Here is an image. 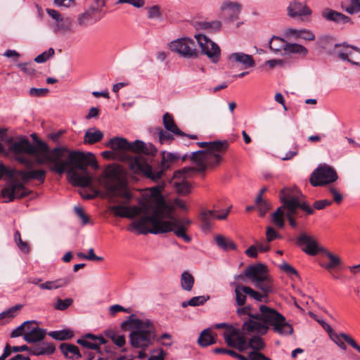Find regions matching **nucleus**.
<instances>
[{
    "label": "nucleus",
    "mask_w": 360,
    "mask_h": 360,
    "mask_svg": "<svg viewBox=\"0 0 360 360\" xmlns=\"http://www.w3.org/2000/svg\"><path fill=\"white\" fill-rule=\"evenodd\" d=\"M242 290L251 298L257 302H266L268 301V299L265 296H264L262 292L255 290L249 286L243 287Z\"/></svg>",
    "instance_id": "obj_47"
},
{
    "label": "nucleus",
    "mask_w": 360,
    "mask_h": 360,
    "mask_svg": "<svg viewBox=\"0 0 360 360\" xmlns=\"http://www.w3.org/2000/svg\"><path fill=\"white\" fill-rule=\"evenodd\" d=\"M72 303L73 299L72 298H66L65 300L58 298L54 307L58 310L64 311L67 309Z\"/></svg>",
    "instance_id": "obj_58"
},
{
    "label": "nucleus",
    "mask_w": 360,
    "mask_h": 360,
    "mask_svg": "<svg viewBox=\"0 0 360 360\" xmlns=\"http://www.w3.org/2000/svg\"><path fill=\"white\" fill-rule=\"evenodd\" d=\"M28 195V192L25 186L18 180H12L7 187L1 191V195L6 198V202H10L14 200L15 198H22Z\"/></svg>",
    "instance_id": "obj_14"
},
{
    "label": "nucleus",
    "mask_w": 360,
    "mask_h": 360,
    "mask_svg": "<svg viewBox=\"0 0 360 360\" xmlns=\"http://www.w3.org/2000/svg\"><path fill=\"white\" fill-rule=\"evenodd\" d=\"M102 18L103 15H93L84 11L77 15V21L79 26L84 27L95 24L101 20Z\"/></svg>",
    "instance_id": "obj_26"
},
{
    "label": "nucleus",
    "mask_w": 360,
    "mask_h": 360,
    "mask_svg": "<svg viewBox=\"0 0 360 360\" xmlns=\"http://www.w3.org/2000/svg\"><path fill=\"white\" fill-rule=\"evenodd\" d=\"M210 299L209 295H200L193 297L190 299L191 307H198L203 305L207 300Z\"/></svg>",
    "instance_id": "obj_60"
},
{
    "label": "nucleus",
    "mask_w": 360,
    "mask_h": 360,
    "mask_svg": "<svg viewBox=\"0 0 360 360\" xmlns=\"http://www.w3.org/2000/svg\"><path fill=\"white\" fill-rule=\"evenodd\" d=\"M105 335L110 338L113 342L120 347H122L125 344V338L123 335H117L112 330L106 331Z\"/></svg>",
    "instance_id": "obj_54"
},
{
    "label": "nucleus",
    "mask_w": 360,
    "mask_h": 360,
    "mask_svg": "<svg viewBox=\"0 0 360 360\" xmlns=\"http://www.w3.org/2000/svg\"><path fill=\"white\" fill-rule=\"evenodd\" d=\"M267 275L269 274L266 266L262 263L250 265L245 270V277L250 279L252 283L262 281V278Z\"/></svg>",
    "instance_id": "obj_16"
},
{
    "label": "nucleus",
    "mask_w": 360,
    "mask_h": 360,
    "mask_svg": "<svg viewBox=\"0 0 360 360\" xmlns=\"http://www.w3.org/2000/svg\"><path fill=\"white\" fill-rule=\"evenodd\" d=\"M175 186L178 193L181 195H186L190 192V186L186 181L176 182L175 183Z\"/></svg>",
    "instance_id": "obj_62"
},
{
    "label": "nucleus",
    "mask_w": 360,
    "mask_h": 360,
    "mask_svg": "<svg viewBox=\"0 0 360 360\" xmlns=\"http://www.w3.org/2000/svg\"><path fill=\"white\" fill-rule=\"evenodd\" d=\"M248 333H245L243 330L242 332L240 331L239 335L237 338V343L235 346L240 352H243L246 350L249 347V342H247L246 338L245 335Z\"/></svg>",
    "instance_id": "obj_53"
},
{
    "label": "nucleus",
    "mask_w": 360,
    "mask_h": 360,
    "mask_svg": "<svg viewBox=\"0 0 360 360\" xmlns=\"http://www.w3.org/2000/svg\"><path fill=\"white\" fill-rule=\"evenodd\" d=\"M29 323H39V322L35 320H29V321H24L20 326L17 327L15 329H14L11 332V338H14L20 337L22 335H25V328L26 325H27Z\"/></svg>",
    "instance_id": "obj_55"
},
{
    "label": "nucleus",
    "mask_w": 360,
    "mask_h": 360,
    "mask_svg": "<svg viewBox=\"0 0 360 360\" xmlns=\"http://www.w3.org/2000/svg\"><path fill=\"white\" fill-rule=\"evenodd\" d=\"M48 335L53 339L59 341L68 340L72 339L74 336L73 332L70 329L51 331L48 333Z\"/></svg>",
    "instance_id": "obj_42"
},
{
    "label": "nucleus",
    "mask_w": 360,
    "mask_h": 360,
    "mask_svg": "<svg viewBox=\"0 0 360 360\" xmlns=\"http://www.w3.org/2000/svg\"><path fill=\"white\" fill-rule=\"evenodd\" d=\"M129 207L114 205L111 207V211L116 217L128 218Z\"/></svg>",
    "instance_id": "obj_56"
},
{
    "label": "nucleus",
    "mask_w": 360,
    "mask_h": 360,
    "mask_svg": "<svg viewBox=\"0 0 360 360\" xmlns=\"http://www.w3.org/2000/svg\"><path fill=\"white\" fill-rule=\"evenodd\" d=\"M289 240H295V244L300 247L303 252L309 255L314 256L317 255L319 252L326 254L330 259V263L323 265V266L328 270L333 269L340 264L341 261L338 256L330 252L326 249L319 247L314 238L308 235L305 232L301 233L295 239L291 238H289Z\"/></svg>",
    "instance_id": "obj_6"
},
{
    "label": "nucleus",
    "mask_w": 360,
    "mask_h": 360,
    "mask_svg": "<svg viewBox=\"0 0 360 360\" xmlns=\"http://www.w3.org/2000/svg\"><path fill=\"white\" fill-rule=\"evenodd\" d=\"M16 173L25 182L29 181L31 179H36L41 184L44 182L46 174V171L44 169H34L30 171L18 170Z\"/></svg>",
    "instance_id": "obj_24"
},
{
    "label": "nucleus",
    "mask_w": 360,
    "mask_h": 360,
    "mask_svg": "<svg viewBox=\"0 0 360 360\" xmlns=\"http://www.w3.org/2000/svg\"><path fill=\"white\" fill-rule=\"evenodd\" d=\"M299 209L304 212L307 215H311L314 213L313 207L307 201L300 200L287 202L284 208V210H286L285 214H291V217L296 219L301 218L302 215L300 214Z\"/></svg>",
    "instance_id": "obj_15"
},
{
    "label": "nucleus",
    "mask_w": 360,
    "mask_h": 360,
    "mask_svg": "<svg viewBox=\"0 0 360 360\" xmlns=\"http://www.w3.org/2000/svg\"><path fill=\"white\" fill-rule=\"evenodd\" d=\"M156 336L155 325L149 319H146V324L143 328L130 333L129 342L132 347L145 350L154 343Z\"/></svg>",
    "instance_id": "obj_8"
},
{
    "label": "nucleus",
    "mask_w": 360,
    "mask_h": 360,
    "mask_svg": "<svg viewBox=\"0 0 360 360\" xmlns=\"http://www.w3.org/2000/svg\"><path fill=\"white\" fill-rule=\"evenodd\" d=\"M308 53V50L304 46L296 43H288L286 41L284 51L281 56H284L290 54H300L305 57Z\"/></svg>",
    "instance_id": "obj_34"
},
{
    "label": "nucleus",
    "mask_w": 360,
    "mask_h": 360,
    "mask_svg": "<svg viewBox=\"0 0 360 360\" xmlns=\"http://www.w3.org/2000/svg\"><path fill=\"white\" fill-rule=\"evenodd\" d=\"M280 269L286 273L288 276H299L298 271L287 262H283L280 265Z\"/></svg>",
    "instance_id": "obj_63"
},
{
    "label": "nucleus",
    "mask_w": 360,
    "mask_h": 360,
    "mask_svg": "<svg viewBox=\"0 0 360 360\" xmlns=\"http://www.w3.org/2000/svg\"><path fill=\"white\" fill-rule=\"evenodd\" d=\"M34 152L30 153L36 157L39 165L47 163L49 169L60 175L66 172L68 180L73 186L87 187L92 179L88 172V166L98 169L99 165L95 155L91 153L70 150L66 147H56L49 153L50 148L46 142L36 141Z\"/></svg>",
    "instance_id": "obj_1"
},
{
    "label": "nucleus",
    "mask_w": 360,
    "mask_h": 360,
    "mask_svg": "<svg viewBox=\"0 0 360 360\" xmlns=\"http://www.w3.org/2000/svg\"><path fill=\"white\" fill-rule=\"evenodd\" d=\"M107 177L115 180V182L106 184V188L111 194L118 195L127 200H130L132 198L131 193L120 181L115 169L108 168Z\"/></svg>",
    "instance_id": "obj_13"
},
{
    "label": "nucleus",
    "mask_w": 360,
    "mask_h": 360,
    "mask_svg": "<svg viewBox=\"0 0 360 360\" xmlns=\"http://www.w3.org/2000/svg\"><path fill=\"white\" fill-rule=\"evenodd\" d=\"M228 59L233 63H239L245 69L252 68L255 65V62L252 56L243 52H236L230 54Z\"/></svg>",
    "instance_id": "obj_23"
},
{
    "label": "nucleus",
    "mask_w": 360,
    "mask_h": 360,
    "mask_svg": "<svg viewBox=\"0 0 360 360\" xmlns=\"http://www.w3.org/2000/svg\"><path fill=\"white\" fill-rule=\"evenodd\" d=\"M14 240L18 248L24 253H28L30 250L28 243L23 241L21 238L20 233L16 230L14 233Z\"/></svg>",
    "instance_id": "obj_51"
},
{
    "label": "nucleus",
    "mask_w": 360,
    "mask_h": 360,
    "mask_svg": "<svg viewBox=\"0 0 360 360\" xmlns=\"http://www.w3.org/2000/svg\"><path fill=\"white\" fill-rule=\"evenodd\" d=\"M214 217V210H203L200 213L199 219L202 224V229L205 231L210 230L212 227L211 220Z\"/></svg>",
    "instance_id": "obj_40"
},
{
    "label": "nucleus",
    "mask_w": 360,
    "mask_h": 360,
    "mask_svg": "<svg viewBox=\"0 0 360 360\" xmlns=\"http://www.w3.org/2000/svg\"><path fill=\"white\" fill-rule=\"evenodd\" d=\"M194 284L193 276L188 271H184L181 276V288L186 291H191Z\"/></svg>",
    "instance_id": "obj_45"
},
{
    "label": "nucleus",
    "mask_w": 360,
    "mask_h": 360,
    "mask_svg": "<svg viewBox=\"0 0 360 360\" xmlns=\"http://www.w3.org/2000/svg\"><path fill=\"white\" fill-rule=\"evenodd\" d=\"M103 138V133L96 127L88 129L84 137V143L94 144L99 142Z\"/></svg>",
    "instance_id": "obj_37"
},
{
    "label": "nucleus",
    "mask_w": 360,
    "mask_h": 360,
    "mask_svg": "<svg viewBox=\"0 0 360 360\" xmlns=\"http://www.w3.org/2000/svg\"><path fill=\"white\" fill-rule=\"evenodd\" d=\"M77 343H78L79 345H82L85 348L96 351V354L101 353V348L99 347V345H98L97 342H92L84 338L82 339H78L77 340Z\"/></svg>",
    "instance_id": "obj_52"
},
{
    "label": "nucleus",
    "mask_w": 360,
    "mask_h": 360,
    "mask_svg": "<svg viewBox=\"0 0 360 360\" xmlns=\"http://www.w3.org/2000/svg\"><path fill=\"white\" fill-rule=\"evenodd\" d=\"M105 146L111 148L113 150H129L136 153V155L131 158V162L133 161L135 157L141 156V154L153 156L155 155L158 151L155 146L150 143H146L141 140L129 142L127 139L118 136L110 139L108 142L105 143ZM131 164V162H130V165Z\"/></svg>",
    "instance_id": "obj_7"
},
{
    "label": "nucleus",
    "mask_w": 360,
    "mask_h": 360,
    "mask_svg": "<svg viewBox=\"0 0 360 360\" xmlns=\"http://www.w3.org/2000/svg\"><path fill=\"white\" fill-rule=\"evenodd\" d=\"M287 14L292 18H301L304 16L310 15L311 10L306 4H303L297 1H291L287 7Z\"/></svg>",
    "instance_id": "obj_17"
},
{
    "label": "nucleus",
    "mask_w": 360,
    "mask_h": 360,
    "mask_svg": "<svg viewBox=\"0 0 360 360\" xmlns=\"http://www.w3.org/2000/svg\"><path fill=\"white\" fill-rule=\"evenodd\" d=\"M255 287L259 289L261 292L269 299V295L273 292V280L267 275L266 277L262 278L260 281H256L253 283Z\"/></svg>",
    "instance_id": "obj_33"
},
{
    "label": "nucleus",
    "mask_w": 360,
    "mask_h": 360,
    "mask_svg": "<svg viewBox=\"0 0 360 360\" xmlns=\"http://www.w3.org/2000/svg\"><path fill=\"white\" fill-rule=\"evenodd\" d=\"M231 285L235 287L234 292L237 304L238 306H243L245 304L248 295L243 291L242 288L245 286L236 282L231 283Z\"/></svg>",
    "instance_id": "obj_43"
},
{
    "label": "nucleus",
    "mask_w": 360,
    "mask_h": 360,
    "mask_svg": "<svg viewBox=\"0 0 360 360\" xmlns=\"http://www.w3.org/2000/svg\"><path fill=\"white\" fill-rule=\"evenodd\" d=\"M342 7L349 14L358 13L360 12V0H351L350 4Z\"/></svg>",
    "instance_id": "obj_57"
},
{
    "label": "nucleus",
    "mask_w": 360,
    "mask_h": 360,
    "mask_svg": "<svg viewBox=\"0 0 360 360\" xmlns=\"http://www.w3.org/2000/svg\"><path fill=\"white\" fill-rule=\"evenodd\" d=\"M181 158V155L178 153L163 152L160 166L154 169L146 158L142 156H136L131 162V169L136 172L144 174L153 181H158L162 178L165 172L170 167L171 165L180 160Z\"/></svg>",
    "instance_id": "obj_4"
},
{
    "label": "nucleus",
    "mask_w": 360,
    "mask_h": 360,
    "mask_svg": "<svg viewBox=\"0 0 360 360\" xmlns=\"http://www.w3.org/2000/svg\"><path fill=\"white\" fill-rule=\"evenodd\" d=\"M196 144L201 148L207 147V149L205 150L206 151H226L229 146L227 141H214L212 142L201 141L197 142Z\"/></svg>",
    "instance_id": "obj_36"
},
{
    "label": "nucleus",
    "mask_w": 360,
    "mask_h": 360,
    "mask_svg": "<svg viewBox=\"0 0 360 360\" xmlns=\"http://www.w3.org/2000/svg\"><path fill=\"white\" fill-rule=\"evenodd\" d=\"M169 49L186 58H196L199 56L195 41L188 37L172 41L169 44Z\"/></svg>",
    "instance_id": "obj_10"
},
{
    "label": "nucleus",
    "mask_w": 360,
    "mask_h": 360,
    "mask_svg": "<svg viewBox=\"0 0 360 360\" xmlns=\"http://www.w3.org/2000/svg\"><path fill=\"white\" fill-rule=\"evenodd\" d=\"M159 141L161 143H170L173 139V135L168 131H165L161 128L158 129Z\"/></svg>",
    "instance_id": "obj_61"
},
{
    "label": "nucleus",
    "mask_w": 360,
    "mask_h": 360,
    "mask_svg": "<svg viewBox=\"0 0 360 360\" xmlns=\"http://www.w3.org/2000/svg\"><path fill=\"white\" fill-rule=\"evenodd\" d=\"M195 38L201 48L202 53L206 55L213 63H217L221 54L219 46L205 34H195Z\"/></svg>",
    "instance_id": "obj_12"
},
{
    "label": "nucleus",
    "mask_w": 360,
    "mask_h": 360,
    "mask_svg": "<svg viewBox=\"0 0 360 360\" xmlns=\"http://www.w3.org/2000/svg\"><path fill=\"white\" fill-rule=\"evenodd\" d=\"M10 150L17 155L22 154L33 153L34 150V145L32 144L27 138H21L20 140L15 141L10 146Z\"/></svg>",
    "instance_id": "obj_20"
},
{
    "label": "nucleus",
    "mask_w": 360,
    "mask_h": 360,
    "mask_svg": "<svg viewBox=\"0 0 360 360\" xmlns=\"http://www.w3.org/2000/svg\"><path fill=\"white\" fill-rule=\"evenodd\" d=\"M163 124L165 129L172 134L176 135L180 137H188L191 139H198V136L195 134H187L179 129L176 124L172 116L169 113L166 112L163 115Z\"/></svg>",
    "instance_id": "obj_18"
},
{
    "label": "nucleus",
    "mask_w": 360,
    "mask_h": 360,
    "mask_svg": "<svg viewBox=\"0 0 360 360\" xmlns=\"http://www.w3.org/2000/svg\"><path fill=\"white\" fill-rule=\"evenodd\" d=\"M221 9L226 12L224 13L225 22H233L239 18L240 5L238 3L226 1L221 6Z\"/></svg>",
    "instance_id": "obj_19"
},
{
    "label": "nucleus",
    "mask_w": 360,
    "mask_h": 360,
    "mask_svg": "<svg viewBox=\"0 0 360 360\" xmlns=\"http://www.w3.org/2000/svg\"><path fill=\"white\" fill-rule=\"evenodd\" d=\"M22 307V304H18L0 313V326L5 325L15 318L17 316L18 312L20 311Z\"/></svg>",
    "instance_id": "obj_35"
},
{
    "label": "nucleus",
    "mask_w": 360,
    "mask_h": 360,
    "mask_svg": "<svg viewBox=\"0 0 360 360\" xmlns=\"http://www.w3.org/2000/svg\"><path fill=\"white\" fill-rule=\"evenodd\" d=\"M286 41L280 37L273 36L269 41V47L271 51L278 54L283 53Z\"/></svg>",
    "instance_id": "obj_38"
},
{
    "label": "nucleus",
    "mask_w": 360,
    "mask_h": 360,
    "mask_svg": "<svg viewBox=\"0 0 360 360\" xmlns=\"http://www.w3.org/2000/svg\"><path fill=\"white\" fill-rule=\"evenodd\" d=\"M215 242L217 246L224 251L237 249L236 243L232 240L226 238L222 235H217L215 237Z\"/></svg>",
    "instance_id": "obj_41"
},
{
    "label": "nucleus",
    "mask_w": 360,
    "mask_h": 360,
    "mask_svg": "<svg viewBox=\"0 0 360 360\" xmlns=\"http://www.w3.org/2000/svg\"><path fill=\"white\" fill-rule=\"evenodd\" d=\"M251 320H246L241 330L246 333H255L259 335H266L269 329L282 336L292 335L293 328L285 317L274 308L265 304L259 306V312L251 316Z\"/></svg>",
    "instance_id": "obj_3"
},
{
    "label": "nucleus",
    "mask_w": 360,
    "mask_h": 360,
    "mask_svg": "<svg viewBox=\"0 0 360 360\" xmlns=\"http://www.w3.org/2000/svg\"><path fill=\"white\" fill-rule=\"evenodd\" d=\"M49 89L46 88L32 87L29 90V94L34 97H42L47 94Z\"/></svg>",
    "instance_id": "obj_64"
},
{
    "label": "nucleus",
    "mask_w": 360,
    "mask_h": 360,
    "mask_svg": "<svg viewBox=\"0 0 360 360\" xmlns=\"http://www.w3.org/2000/svg\"><path fill=\"white\" fill-rule=\"evenodd\" d=\"M280 200L283 205L278 207L277 210L272 214L271 221L276 225L278 228L282 229L284 226V208L287 202L291 200H300L298 196L295 195L292 191L289 188H284L281 190L279 193Z\"/></svg>",
    "instance_id": "obj_11"
},
{
    "label": "nucleus",
    "mask_w": 360,
    "mask_h": 360,
    "mask_svg": "<svg viewBox=\"0 0 360 360\" xmlns=\"http://www.w3.org/2000/svg\"><path fill=\"white\" fill-rule=\"evenodd\" d=\"M72 280L71 276L58 278L55 281H49L39 285V288L43 290H56L64 287L69 284Z\"/></svg>",
    "instance_id": "obj_32"
},
{
    "label": "nucleus",
    "mask_w": 360,
    "mask_h": 360,
    "mask_svg": "<svg viewBox=\"0 0 360 360\" xmlns=\"http://www.w3.org/2000/svg\"><path fill=\"white\" fill-rule=\"evenodd\" d=\"M51 27L55 34L59 32H74L73 20L70 17H63L58 23H52Z\"/></svg>",
    "instance_id": "obj_29"
},
{
    "label": "nucleus",
    "mask_w": 360,
    "mask_h": 360,
    "mask_svg": "<svg viewBox=\"0 0 360 360\" xmlns=\"http://www.w3.org/2000/svg\"><path fill=\"white\" fill-rule=\"evenodd\" d=\"M290 34H294L297 37H300L307 41H313L315 39V35L308 30H297L290 29L288 30Z\"/></svg>",
    "instance_id": "obj_49"
},
{
    "label": "nucleus",
    "mask_w": 360,
    "mask_h": 360,
    "mask_svg": "<svg viewBox=\"0 0 360 360\" xmlns=\"http://www.w3.org/2000/svg\"><path fill=\"white\" fill-rule=\"evenodd\" d=\"M217 342V333H213L210 328H205L198 339V345L202 347H207Z\"/></svg>",
    "instance_id": "obj_27"
},
{
    "label": "nucleus",
    "mask_w": 360,
    "mask_h": 360,
    "mask_svg": "<svg viewBox=\"0 0 360 360\" xmlns=\"http://www.w3.org/2000/svg\"><path fill=\"white\" fill-rule=\"evenodd\" d=\"M338 178V174L332 167L320 165L311 174L309 181L313 186L317 187L331 184Z\"/></svg>",
    "instance_id": "obj_9"
},
{
    "label": "nucleus",
    "mask_w": 360,
    "mask_h": 360,
    "mask_svg": "<svg viewBox=\"0 0 360 360\" xmlns=\"http://www.w3.org/2000/svg\"><path fill=\"white\" fill-rule=\"evenodd\" d=\"M239 333L240 330L236 328H230L229 331H224L223 336L226 343L230 347H235Z\"/></svg>",
    "instance_id": "obj_44"
},
{
    "label": "nucleus",
    "mask_w": 360,
    "mask_h": 360,
    "mask_svg": "<svg viewBox=\"0 0 360 360\" xmlns=\"http://www.w3.org/2000/svg\"><path fill=\"white\" fill-rule=\"evenodd\" d=\"M322 17L328 21L338 24L352 23V19L349 16L330 8L324 9L322 12Z\"/></svg>",
    "instance_id": "obj_22"
},
{
    "label": "nucleus",
    "mask_w": 360,
    "mask_h": 360,
    "mask_svg": "<svg viewBox=\"0 0 360 360\" xmlns=\"http://www.w3.org/2000/svg\"><path fill=\"white\" fill-rule=\"evenodd\" d=\"M56 347L53 343L46 341H41L30 346V355L33 356H49L53 354Z\"/></svg>",
    "instance_id": "obj_21"
},
{
    "label": "nucleus",
    "mask_w": 360,
    "mask_h": 360,
    "mask_svg": "<svg viewBox=\"0 0 360 360\" xmlns=\"http://www.w3.org/2000/svg\"><path fill=\"white\" fill-rule=\"evenodd\" d=\"M59 348L66 359L76 360L82 356L79 347L73 344L63 342L60 345Z\"/></svg>",
    "instance_id": "obj_25"
},
{
    "label": "nucleus",
    "mask_w": 360,
    "mask_h": 360,
    "mask_svg": "<svg viewBox=\"0 0 360 360\" xmlns=\"http://www.w3.org/2000/svg\"><path fill=\"white\" fill-rule=\"evenodd\" d=\"M47 331L46 329L35 327L34 329H32L29 333H25L23 339L27 342L35 344L44 340Z\"/></svg>",
    "instance_id": "obj_30"
},
{
    "label": "nucleus",
    "mask_w": 360,
    "mask_h": 360,
    "mask_svg": "<svg viewBox=\"0 0 360 360\" xmlns=\"http://www.w3.org/2000/svg\"><path fill=\"white\" fill-rule=\"evenodd\" d=\"M334 47L335 53L342 60H347L352 63L351 59H353L354 53L352 50V46H349L348 44L343 43L340 44H334L332 45Z\"/></svg>",
    "instance_id": "obj_28"
},
{
    "label": "nucleus",
    "mask_w": 360,
    "mask_h": 360,
    "mask_svg": "<svg viewBox=\"0 0 360 360\" xmlns=\"http://www.w3.org/2000/svg\"><path fill=\"white\" fill-rule=\"evenodd\" d=\"M141 213L143 214V216L145 214H151V207L150 204L147 202H142L141 207L133 206L129 207V219H134L136 216H138Z\"/></svg>",
    "instance_id": "obj_39"
},
{
    "label": "nucleus",
    "mask_w": 360,
    "mask_h": 360,
    "mask_svg": "<svg viewBox=\"0 0 360 360\" xmlns=\"http://www.w3.org/2000/svg\"><path fill=\"white\" fill-rule=\"evenodd\" d=\"M249 347L252 348L253 351L260 352L265 347V343L262 338L257 335L252 336L249 340Z\"/></svg>",
    "instance_id": "obj_50"
},
{
    "label": "nucleus",
    "mask_w": 360,
    "mask_h": 360,
    "mask_svg": "<svg viewBox=\"0 0 360 360\" xmlns=\"http://www.w3.org/2000/svg\"><path fill=\"white\" fill-rule=\"evenodd\" d=\"M34 64L32 62L29 63H21L17 65L18 68H20L21 71L28 75H34L36 73V70L32 67Z\"/></svg>",
    "instance_id": "obj_59"
},
{
    "label": "nucleus",
    "mask_w": 360,
    "mask_h": 360,
    "mask_svg": "<svg viewBox=\"0 0 360 360\" xmlns=\"http://www.w3.org/2000/svg\"><path fill=\"white\" fill-rule=\"evenodd\" d=\"M151 197L155 202L150 205L151 214H145L138 221L131 224L128 230H136L139 234H161L173 231L174 234L185 242L190 243L191 237L186 233L191 221L174 217L172 208L166 202L162 195V186H157L150 188Z\"/></svg>",
    "instance_id": "obj_2"
},
{
    "label": "nucleus",
    "mask_w": 360,
    "mask_h": 360,
    "mask_svg": "<svg viewBox=\"0 0 360 360\" xmlns=\"http://www.w3.org/2000/svg\"><path fill=\"white\" fill-rule=\"evenodd\" d=\"M200 29L206 30L212 32H217L221 29V22L219 20L203 21L198 23Z\"/></svg>",
    "instance_id": "obj_46"
},
{
    "label": "nucleus",
    "mask_w": 360,
    "mask_h": 360,
    "mask_svg": "<svg viewBox=\"0 0 360 360\" xmlns=\"http://www.w3.org/2000/svg\"><path fill=\"white\" fill-rule=\"evenodd\" d=\"M147 17L149 19L157 20L159 21L163 20L162 12L158 5H154L147 8Z\"/></svg>",
    "instance_id": "obj_48"
},
{
    "label": "nucleus",
    "mask_w": 360,
    "mask_h": 360,
    "mask_svg": "<svg viewBox=\"0 0 360 360\" xmlns=\"http://www.w3.org/2000/svg\"><path fill=\"white\" fill-rule=\"evenodd\" d=\"M146 324V320L143 321L136 318L134 314H131L128 317L127 320L121 323V328L124 330H138L143 328Z\"/></svg>",
    "instance_id": "obj_31"
},
{
    "label": "nucleus",
    "mask_w": 360,
    "mask_h": 360,
    "mask_svg": "<svg viewBox=\"0 0 360 360\" xmlns=\"http://www.w3.org/2000/svg\"><path fill=\"white\" fill-rule=\"evenodd\" d=\"M223 152L224 151L196 150L192 152L190 155L185 154L182 156V160H186L188 158H190L196 163L197 167H185L181 170L176 171L174 174V177L180 178L182 174L186 175L190 172L204 173L207 167L214 168L218 166L222 160V155L220 153Z\"/></svg>",
    "instance_id": "obj_5"
}]
</instances>
